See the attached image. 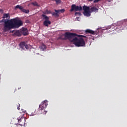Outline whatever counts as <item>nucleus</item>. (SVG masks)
<instances>
[{
    "label": "nucleus",
    "mask_w": 127,
    "mask_h": 127,
    "mask_svg": "<svg viewBox=\"0 0 127 127\" xmlns=\"http://www.w3.org/2000/svg\"><path fill=\"white\" fill-rule=\"evenodd\" d=\"M21 11L22 12H24V13H26V14H28L29 13V10H26V9H25L24 8L22 9Z\"/></svg>",
    "instance_id": "nucleus-20"
},
{
    "label": "nucleus",
    "mask_w": 127,
    "mask_h": 127,
    "mask_svg": "<svg viewBox=\"0 0 127 127\" xmlns=\"http://www.w3.org/2000/svg\"><path fill=\"white\" fill-rule=\"evenodd\" d=\"M18 123H19L20 126H23L25 124V119L21 117L20 119H18Z\"/></svg>",
    "instance_id": "nucleus-8"
},
{
    "label": "nucleus",
    "mask_w": 127,
    "mask_h": 127,
    "mask_svg": "<svg viewBox=\"0 0 127 127\" xmlns=\"http://www.w3.org/2000/svg\"><path fill=\"white\" fill-rule=\"evenodd\" d=\"M42 16L43 17V19L45 20H49V17L47 16L45 14H42Z\"/></svg>",
    "instance_id": "nucleus-19"
},
{
    "label": "nucleus",
    "mask_w": 127,
    "mask_h": 127,
    "mask_svg": "<svg viewBox=\"0 0 127 127\" xmlns=\"http://www.w3.org/2000/svg\"><path fill=\"white\" fill-rule=\"evenodd\" d=\"M83 10H84L83 12V14L87 17H89L91 15V12H90V7L87 6H83Z\"/></svg>",
    "instance_id": "nucleus-3"
},
{
    "label": "nucleus",
    "mask_w": 127,
    "mask_h": 127,
    "mask_svg": "<svg viewBox=\"0 0 127 127\" xmlns=\"http://www.w3.org/2000/svg\"><path fill=\"white\" fill-rule=\"evenodd\" d=\"M8 18V19L10 18V14L9 13H4L3 14L2 18L4 19L5 18Z\"/></svg>",
    "instance_id": "nucleus-14"
},
{
    "label": "nucleus",
    "mask_w": 127,
    "mask_h": 127,
    "mask_svg": "<svg viewBox=\"0 0 127 127\" xmlns=\"http://www.w3.org/2000/svg\"><path fill=\"white\" fill-rule=\"evenodd\" d=\"M54 0L56 1V4L58 5L62 3L61 0Z\"/></svg>",
    "instance_id": "nucleus-23"
},
{
    "label": "nucleus",
    "mask_w": 127,
    "mask_h": 127,
    "mask_svg": "<svg viewBox=\"0 0 127 127\" xmlns=\"http://www.w3.org/2000/svg\"><path fill=\"white\" fill-rule=\"evenodd\" d=\"M40 48L44 51L46 49V46L45 45H42V46H40Z\"/></svg>",
    "instance_id": "nucleus-21"
},
{
    "label": "nucleus",
    "mask_w": 127,
    "mask_h": 127,
    "mask_svg": "<svg viewBox=\"0 0 127 127\" xmlns=\"http://www.w3.org/2000/svg\"><path fill=\"white\" fill-rule=\"evenodd\" d=\"M43 25L45 26L48 27L49 25H51V21H49V20H45V21L43 23Z\"/></svg>",
    "instance_id": "nucleus-11"
},
{
    "label": "nucleus",
    "mask_w": 127,
    "mask_h": 127,
    "mask_svg": "<svg viewBox=\"0 0 127 127\" xmlns=\"http://www.w3.org/2000/svg\"><path fill=\"white\" fill-rule=\"evenodd\" d=\"M52 12L50 10H46L45 11H43V14H51Z\"/></svg>",
    "instance_id": "nucleus-18"
},
{
    "label": "nucleus",
    "mask_w": 127,
    "mask_h": 127,
    "mask_svg": "<svg viewBox=\"0 0 127 127\" xmlns=\"http://www.w3.org/2000/svg\"><path fill=\"white\" fill-rule=\"evenodd\" d=\"M47 100H44L40 105H39V110H44L47 108L48 104H47Z\"/></svg>",
    "instance_id": "nucleus-6"
},
{
    "label": "nucleus",
    "mask_w": 127,
    "mask_h": 127,
    "mask_svg": "<svg viewBox=\"0 0 127 127\" xmlns=\"http://www.w3.org/2000/svg\"><path fill=\"white\" fill-rule=\"evenodd\" d=\"M32 4H33L34 6H38V3L36 1L32 2Z\"/></svg>",
    "instance_id": "nucleus-25"
},
{
    "label": "nucleus",
    "mask_w": 127,
    "mask_h": 127,
    "mask_svg": "<svg viewBox=\"0 0 127 127\" xmlns=\"http://www.w3.org/2000/svg\"><path fill=\"white\" fill-rule=\"evenodd\" d=\"M85 32L89 33V34H91L92 35H95V34H96V33L94 31H93V30H92L91 29H86L85 30Z\"/></svg>",
    "instance_id": "nucleus-12"
},
{
    "label": "nucleus",
    "mask_w": 127,
    "mask_h": 127,
    "mask_svg": "<svg viewBox=\"0 0 127 127\" xmlns=\"http://www.w3.org/2000/svg\"><path fill=\"white\" fill-rule=\"evenodd\" d=\"M19 107H20V104H19V106L17 107V109H18V110H20V108Z\"/></svg>",
    "instance_id": "nucleus-27"
},
{
    "label": "nucleus",
    "mask_w": 127,
    "mask_h": 127,
    "mask_svg": "<svg viewBox=\"0 0 127 127\" xmlns=\"http://www.w3.org/2000/svg\"><path fill=\"white\" fill-rule=\"evenodd\" d=\"M52 14V16H55V17H59L60 16V15L59 14V13H58L57 12H53L52 13H51Z\"/></svg>",
    "instance_id": "nucleus-16"
},
{
    "label": "nucleus",
    "mask_w": 127,
    "mask_h": 127,
    "mask_svg": "<svg viewBox=\"0 0 127 127\" xmlns=\"http://www.w3.org/2000/svg\"><path fill=\"white\" fill-rule=\"evenodd\" d=\"M14 35L16 36H21V32H20L19 30L16 31L14 33Z\"/></svg>",
    "instance_id": "nucleus-15"
},
{
    "label": "nucleus",
    "mask_w": 127,
    "mask_h": 127,
    "mask_svg": "<svg viewBox=\"0 0 127 127\" xmlns=\"http://www.w3.org/2000/svg\"><path fill=\"white\" fill-rule=\"evenodd\" d=\"M21 88H18V90H19L20 89H21Z\"/></svg>",
    "instance_id": "nucleus-29"
},
{
    "label": "nucleus",
    "mask_w": 127,
    "mask_h": 127,
    "mask_svg": "<svg viewBox=\"0 0 127 127\" xmlns=\"http://www.w3.org/2000/svg\"><path fill=\"white\" fill-rule=\"evenodd\" d=\"M79 37H83V38H86V37L85 36H83V35H79Z\"/></svg>",
    "instance_id": "nucleus-26"
},
{
    "label": "nucleus",
    "mask_w": 127,
    "mask_h": 127,
    "mask_svg": "<svg viewBox=\"0 0 127 127\" xmlns=\"http://www.w3.org/2000/svg\"><path fill=\"white\" fill-rule=\"evenodd\" d=\"M23 25V22L20 20L14 18L11 20H7L5 24V30L7 31H10L13 28H18Z\"/></svg>",
    "instance_id": "nucleus-2"
},
{
    "label": "nucleus",
    "mask_w": 127,
    "mask_h": 127,
    "mask_svg": "<svg viewBox=\"0 0 127 127\" xmlns=\"http://www.w3.org/2000/svg\"><path fill=\"white\" fill-rule=\"evenodd\" d=\"M89 10L90 13H92L98 12V9L95 6H93L91 8H89Z\"/></svg>",
    "instance_id": "nucleus-9"
},
{
    "label": "nucleus",
    "mask_w": 127,
    "mask_h": 127,
    "mask_svg": "<svg viewBox=\"0 0 127 127\" xmlns=\"http://www.w3.org/2000/svg\"><path fill=\"white\" fill-rule=\"evenodd\" d=\"M82 14H81V13H80V12H75V15H76V16H77V15H78V16H80V15H81Z\"/></svg>",
    "instance_id": "nucleus-24"
},
{
    "label": "nucleus",
    "mask_w": 127,
    "mask_h": 127,
    "mask_svg": "<svg viewBox=\"0 0 127 127\" xmlns=\"http://www.w3.org/2000/svg\"><path fill=\"white\" fill-rule=\"evenodd\" d=\"M29 46L30 45H27L25 42H21L19 44V47L22 50H25V49H26V50H28L29 48Z\"/></svg>",
    "instance_id": "nucleus-5"
},
{
    "label": "nucleus",
    "mask_w": 127,
    "mask_h": 127,
    "mask_svg": "<svg viewBox=\"0 0 127 127\" xmlns=\"http://www.w3.org/2000/svg\"><path fill=\"white\" fill-rule=\"evenodd\" d=\"M31 114H30V116H34L36 115V111L32 110L31 111Z\"/></svg>",
    "instance_id": "nucleus-22"
},
{
    "label": "nucleus",
    "mask_w": 127,
    "mask_h": 127,
    "mask_svg": "<svg viewBox=\"0 0 127 127\" xmlns=\"http://www.w3.org/2000/svg\"><path fill=\"white\" fill-rule=\"evenodd\" d=\"M64 38L62 39L61 37L59 39L61 40L68 39L71 42H73L74 45L77 47H85V42L82 38H80L78 39L76 36V34L70 33V32H65L64 33Z\"/></svg>",
    "instance_id": "nucleus-1"
},
{
    "label": "nucleus",
    "mask_w": 127,
    "mask_h": 127,
    "mask_svg": "<svg viewBox=\"0 0 127 127\" xmlns=\"http://www.w3.org/2000/svg\"><path fill=\"white\" fill-rule=\"evenodd\" d=\"M21 34L24 36L28 35V30L27 28H23L20 31Z\"/></svg>",
    "instance_id": "nucleus-7"
},
{
    "label": "nucleus",
    "mask_w": 127,
    "mask_h": 127,
    "mask_svg": "<svg viewBox=\"0 0 127 127\" xmlns=\"http://www.w3.org/2000/svg\"><path fill=\"white\" fill-rule=\"evenodd\" d=\"M7 19H2L1 20H0V23H1V22H3L4 23V26L3 28V31L4 32H7L6 30H5V22H6L7 21Z\"/></svg>",
    "instance_id": "nucleus-10"
},
{
    "label": "nucleus",
    "mask_w": 127,
    "mask_h": 127,
    "mask_svg": "<svg viewBox=\"0 0 127 127\" xmlns=\"http://www.w3.org/2000/svg\"><path fill=\"white\" fill-rule=\"evenodd\" d=\"M2 11H3V10L0 9V12H2Z\"/></svg>",
    "instance_id": "nucleus-28"
},
{
    "label": "nucleus",
    "mask_w": 127,
    "mask_h": 127,
    "mask_svg": "<svg viewBox=\"0 0 127 127\" xmlns=\"http://www.w3.org/2000/svg\"><path fill=\"white\" fill-rule=\"evenodd\" d=\"M83 8L82 6H76L75 4H73L71 6V9H70V12H72L73 11H77L82 10Z\"/></svg>",
    "instance_id": "nucleus-4"
},
{
    "label": "nucleus",
    "mask_w": 127,
    "mask_h": 127,
    "mask_svg": "<svg viewBox=\"0 0 127 127\" xmlns=\"http://www.w3.org/2000/svg\"><path fill=\"white\" fill-rule=\"evenodd\" d=\"M65 10L64 9H59V10H56L55 9V12H57L58 13H59L60 14L61 13H63L65 12Z\"/></svg>",
    "instance_id": "nucleus-13"
},
{
    "label": "nucleus",
    "mask_w": 127,
    "mask_h": 127,
    "mask_svg": "<svg viewBox=\"0 0 127 127\" xmlns=\"http://www.w3.org/2000/svg\"><path fill=\"white\" fill-rule=\"evenodd\" d=\"M17 8H19L20 10H21L22 11L23 10V9L24 8V7L22 6H20V5H18L15 6V10H16Z\"/></svg>",
    "instance_id": "nucleus-17"
}]
</instances>
